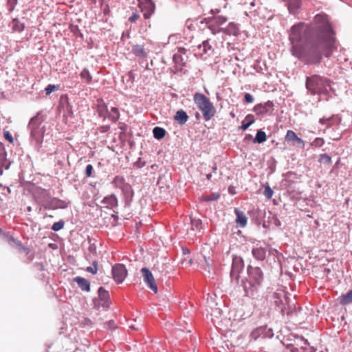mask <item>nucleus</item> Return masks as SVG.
I'll use <instances>...</instances> for the list:
<instances>
[{"mask_svg":"<svg viewBox=\"0 0 352 352\" xmlns=\"http://www.w3.org/2000/svg\"><path fill=\"white\" fill-rule=\"evenodd\" d=\"M315 21H322V23L314 28L299 22L292 25L288 33L291 54L306 65L320 64L322 56L329 57L337 48L329 22L319 14L315 16Z\"/></svg>","mask_w":352,"mask_h":352,"instance_id":"f257e3e1","label":"nucleus"},{"mask_svg":"<svg viewBox=\"0 0 352 352\" xmlns=\"http://www.w3.org/2000/svg\"><path fill=\"white\" fill-rule=\"evenodd\" d=\"M193 100L198 109L201 111L206 121L210 120L216 113V109L210 99L204 94L196 93Z\"/></svg>","mask_w":352,"mask_h":352,"instance_id":"f03ea898","label":"nucleus"},{"mask_svg":"<svg viewBox=\"0 0 352 352\" xmlns=\"http://www.w3.org/2000/svg\"><path fill=\"white\" fill-rule=\"evenodd\" d=\"M248 271L250 287L246 289V293L248 296L254 298L257 293L258 287L261 286L263 280V272L258 267H250Z\"/></svg>","mask_w":352,"mask_h":352,"instance_id":"7ed1b4c3","label":"nucleus"},{"mask_svg":"<svg viewBox=\"0 0 352 352\" xmlns=\"http://www.w3.org/2000/svg\"><path fill=\"white\" fill-rule=\"evenodd\" d=\"M327 86H329L328 80L319 75H313L306 78V87L313 95L324 92Z\"/></svg>","mask_w":352,"mask_h":352,"instance_id":"20e7f679","label":"nucleus"},{"mask_svg":"<svg viewBox=\"0 0 352 352\" xmlns=\"http://www.w3.org/2000/svg\"><path fill=\"white\" fill-rule=\"evenodd\" d=\"M228 21L226 16L221 15L213 16L208 19V27L213 34L223 32L225 29L221 28Z\"/></svg>","mask_w":352,"mask_h":352,"instance_id":"39448f33","label":"nucleus"},{"mask_svg":"<svg viewBox=\"0 0 352 352\" xmlns=\"http://www.w3.org/2000/svg\"><path fill=\"white\" fill-rule=\"evenodd\" d=\"M138 6L145 19H148L154 14L155 5L152 0H138Z\"/></svg>","mask_w":352,"mask_h":352,"instance_id":"423d86ee","label":"nucleus"},{"mask_svg":"<svg viewBox=\"0 0 352 352\" xmlns=\"http://www.w3.org/2000/svg\"><path fill=\"white\" fill-rule=\"evenodd\" d=\"M42 123L41 118L38 116L32 118L28 124L31 132V136L36 139V142H40L43 132L40 129V125Z\"/></svg>","mask_w":352,"mask_h":352,"instance_id":"0eeeda50","label":"nucleus"},{"mask_svg":"<svg viewBox=\"0 0 352 352\" xmlns=\"http://www.w3.org/2000/svg\"><path fill=\"white\" fill-rule=\"evenodd\" d=\"M112 275L113 280L120 284L124 280L127 275V270L123 264L118 263L112 267Z\"/></svg>","mask_w":352,"mask_h":352,"instance_id":"6e6552de","label":"nucleus"},{"mask_svg":"<svg viewBox=\"0 0 352 352\" xmlns=\"http://www.w3.org/2000/svg\"><path fill=\"white\" fill-rule=\"evenodd\" d=\"M141 272L143 280L146 285L153 291L154 293H157V286L151 272L147 267H143L141 270Z\"/></svg>","mask_w":352,"mask_h":352,"instance_id":"1a4fd4ad","label":"nucleus"},{"mask_svg":"<svg viewBox=\"0 0 352 352\" xmlns=\"http://www.w3.org/2000/svg\"><path fill=\"white\" fill-rule=\"evenodd\" d=\"M274 111V103L268 100L264 104H258L254 107V111L258 116L271 115Z\"/></svg>","mask_w":352,"mask_h":352,"instance_id":"9d476101","label":"nucleus"},{"mask_svg":"<svg viewBox=\"0 0 352 352\" xmlns=\"http://www.w3.org/2000/svg\"><path fill=\"white\" fill-rule=\"evenodd\" d=\"M285 1L289 14L296 15L300 12L302 0H285Z\"/></svg>","mask_w":352,"mask_h":352,"instance_id":"9b49d317","label":"nucleus"},{"mask_svg":"<svg viewBox=\"0 0 352 352\" xmlns=\"http://www.w3.org/2000/svg\"><path fill=\"white\" fill-rule=\"evenodd\" d=\"M285 140L287 142H292L294 145L296 144L297 145H302V146H304L303 140L298 138L292 130H288L287 131Z\"/></svg>","mask_w":352,"mask_h":352,"instance_id":"f8f14e48","label":"nucleus"},{"mask_svg":"<svg viewBox=\"0 0 352 352\" xmlns=\"http://www.w3.org/2000/svg\"><path fill=\"white\" fill-rule=\"evenodd\" d=\"M67 207V204L63 200L57 198L52 199L47 206H45L47 209H57V208H65Z\"/></svg>","mask_w":352,"mask_h":352,"instance_id":"ddd939ff","label":"nucleus"},{"mask_svg":"<svg viewBox=\"0 0 352 352\" xmlns=\"http://www.w3.org/2000/svg\"><path fill=\"white\" fill-rule=\"evenodd\" d=\"M273 298L274 300V304L276 306H277L282 311H283V299H286L285 294L283 292H275L273 295Z\"/></svg>","mask_w":352,"mask_h":352,"instance_id":"4468645a","label":"nucleus"},{"mask_svg":"<svg viewBox=\"0 0 352 352\" xmlns=\"http://www.w3.org/2000/svg\"><path fill=\"white\" fill-rule=\"evenodd\" d=\"M132 53L141 58H146L147 57V52L142 45L137 44L133 45L132 47Z\"/></svg>","mask_w":352,"mask_h":352,"instance_id":"2eb2a0df","label":"nucleus"},{"mask_svg":"<svg viewBox=\"0 0 352 352\" xmlns=\"http://www.w3.org/2000/svg\"><path fill=\"white\" fill-rule=\"evenodd\" d=\"M74 281L76 282L78 287L83 291L89 292L90 290V283L87 279L77 276L74 278Z\"/></svg>","mask_w":352,"mask_h":352,"instance_id":"dca6fc26","label":"nucleus"},{"mask_svg":"<svg viewBox=\"0 0 352 352\" xmlns=\"http://www.w3.org/2000/svg\"><path fill=\"white\" fill-rule=\"evenodd\" d=\"M98 296L100 300L103 301L102 306L109 307V294L102 287L98 289Z\"/></svg>","mask_w":352,"mask_h":352,"instance_id":"f3484780","label":"nucleus"},{"mask_svg":"<svg viewBox=\"0 0 352 352\" xmlns=\"http://www.w3.org/2000/svg\"><path fill=\"white\" fill-rule=\"evenodd\" d=\"M174 119L180 124H185L188 120V116L187 113L182 109L177 111L174 116Z\"/></svg>","mask_w":352,"mask_h":352,"instance_id":"a211bd4d","label":"nucleus"},{"mask_svg":"<svg viewBox=\"0 0 352 352\" xmlns=\"http://www.w3.org/2000/svg\"><path fill=\"white\" fill-rule=\"evenodd\" d=\"M339 303L341 305L346 306L352 303V289L346 294L341 295L339 298Z\"/></svg>","mask_w":352,"mask_h":352,"instance_id":"6ab92c4d","label":"nucleus"},{"mask_svg":"<svg viewBox=\"0 0 352 352\" xmlns=\"http://www.w3.org/2000/svg\"><path fill=\"white\" fill-rule=\"evenodd\" d=\"M234 212L236 215V223L239 224L241 227H245L247 224L248 219L244 212L236 208L234 210Z\"/></svg>","mask_w":352,"mask_h":352,"instance_id":"aec40b11","label":"nucleus"},{"mask_svg":"<svg viewBox=\"0 0 352 352\" xmlns=\"http://www.w3.org/2000/svg\"><path fill=\"white\" fill-rule=\"evenodd\" d=\"M6 161V152L4 146L0 142V175L3 173V167L5 166Z\"/></svg>","mask_w":352,"mask_h":352,"instance_id":"412c9836","label":"nucleus"},{"mask_svg":"<svg viewBox=\"0 0 352 352\" xmlns=\"http://www.w3.org/2000/svg\"><path fill=\"white\" fill-rule=\"evenodd\" d=\"M253 256L258 260L263 261L265 258L266 251L263 248H256L252 250Z\"/></svg>","mask_w":352,"mask_h":352,"instance_id":"4be33fe9","label":"nucleus"},{"mask_svg":"<svg viewBox=\"0 0 352 352\" xmlns=\"http://www.w3.org/2000/svg\"><path fill=\"white\" fill-rule=\"evenodd\" d=\"M12 29L18 32H22L25 28L24 23H22L18 19H14L11 23Z\"/></svg>","mask_w":352,"mask_h":352,"instance_id":"5701e85b","label":"nucleus"},{"mask_svg":"<svg viewBox=\"0 0 352 352\" xmlns=\"http://www.w3.org/2000/svg\"><path fill=\"white\" fill-rule=\"evenodd\" d=\"M254 122V116L252 114H248L245 116V120L242 122V124L240 126V129L243 131L246 130Z\"/></svg>","mask_w":352,"mask_h":352,"instance_id":"b1692460","label":"nucleus"},{"mask_svg":"<svg viewBox=\"0 0 352 352\" xmlns=\"http://www.w3.org/2000/svg\"><path fill=\"white\" fill-rule=\"evenodd\" d=\"M153 133L155 138L161 140L165 136L166 131L163 128L156 126L153 129Z\"/></svg>","mask_w":352,"mask_h":352,"instance_id":"393cba45","label":"nucleus"},{"mask_svg":"<svg viewBox=\"0 0 352 352\" xmlns=\"http://www.w3.org/2000/svg\"><path fill=\"white\" fill-rule=\"evenodd\" d=\"M239 28L234 23H230L228 27L223 30L224 33L228 34L236 35L238 34Z\"/></svg>","mask_w":352,"mask_h":352,"instance_id":"a878e982","label":"nucleus"},{"mask_svg":"<svg viewBox=\"0 0 352 352\" xmlns=\"http://www.w3.org/2000/svg\"><path fill=\"white\" fill-rule=\"evenodd\" d=\"M109 118L112 122H116L120 118V113L118 109L116 107H112L111 109V112L109 115Z\"/></svg>","mask_w":352,"mask_h":352,"instance_id":"bb28decb","label":"nucleus"},{"mask_svg":"<svg viewBox=\"0 0 352 352\" xmlns=\"http://www.w3.org/2000/svg\"><path fill=\"white\" fill-rule=\"evenodd\" d=\"M80 78L85 80L87 83H90L92 80V76L86 68L83 69L80 72Z\"/></svg>","mask_w":352,"mask_h":352,"instance_id":"cd10ccee","label":"nucleus"},{"mask_svg":"<svg viewBox=\"0 0 352 352\" xmlns=\"http://www.w3.org/2000/svg\"><path fill=\"white\" fill-rule=\"evenodd\" d=\"M266 140V134L264 131L261 130L258 131L256 135L255 138L254 139V142L263 143Z\"/></svg>","mask_w":352,"mask_h":352,"instance_id":"c85d7f7f","label":"nucleus"},{"mask_svg":"<svg viewBox=\"0 0 352 352\" xmlns=\"http://www.w3.org/2000/svg\"><path fill=\"white\" fill-rule=\"evenodd\" d=\"M319 162L320 164H324L330 166L331 164V157L326 153L322 154L320 156Z\"/></svg>","mask_w":352,"mask_h":352,"instance_id":"c756f323","label":"nucleus"},{"mask_svg":"<svg viewBox=\"0 0 352 352\" xmlns=\"http://www.w3.org/2000/svg\"><path fill=\"white\" fill-rule=\"evenodd\" d=\"M219 197H220L219 193L215 192V193H212L209 195L202 197V199L206 201H214V200L218 199L219 198Z\"/></svg>","mask_w":352,"mask_h":352,"instance_id":"7c9ffc66","label":"nucleus"},{"mask_svg":"<svg viewBox=\"0 0 352 352\" xmlns=\"http://www.w3.org/2000/svg\"><path fill=\"white\" fill-rule=\"evenodd\" d=\"M133 12L132 15L129 17V21L131 23H135L140 17L139 13L135 8H133Z\"/></svg>","mask_w":352,"mask_h":352,"instance_id":"2f4dec72","label":"nucleus"},{"mask_svg":"<svg viewBox=\"0 0 352 352\" xmlns=\"http://www.w3.org/2000/svg\"><path fill=\"white\" fill-rule=\"evenodd\" d=\"M86 270L88 272H90L93 274H96L98 272V261H93V266H89V267H87Z\"/></svg>","mask_w":352,"mask_h":352,"instance_id":"473e14b6","label":"nucleus"},{"mask_svg":"<svg viewBox=\"0 0 352 352\" xmlns=\"http://www.w3.org/2000/svg\"><path fill=\"white\" fill-rule=\"evenodd\" d=\"M200 47H203V52L206 54L208 53L209 51L212 50V46L209 43V40H206V41H203L202 43V45H200L199 46Z\"/></svg>","mask_w":352,"mask_h":352,"instance_id":"72a5a7b5","label":"nucleus"},{"mask_svg":"<svg viewBox=\"0 0 352 352\" xmlns=\"http://www.w3.org/2000/svg\"><path fill=\"white\" fill-rule=\"evenodd\" d=\"M332 118H333V117H329V118L323 117L320 119V123H321L322 124H325L327 126V127H329L332 125V123H331Z\"/></svg>","mask_w":352,"mask_h":352,"instance_id":"f704fd0d","label":"nucleus"},{"mask_svg":"<svg viewBox=\"0 0 352 352\" xmlns=\"http://www.w3.org/2000/svg\"><path fill=\"white\" fill-rule=\"evenodd\" d=\"M64 221H59L58 222H56L53 224L52 227V229L54 230V231H58L60 230H61L63 227H64Z\"/></svg>","mask_w":352,"mask_h":352,"instance_id":"c9c22d12","label":"nucleus"},{"mask_svg":"<svg viewBox=\"0 0 352 352\" xmlns=\"http://www.w3.org/2000/svg\"><path fill=\"white\" fill-rule=\"evenodd\" d=\"M124 178L122 176L117 175L114 177L113 183L116 186H120L121 184H124Z\"/></svg>","mask_w":352,"mask_h":352,"instance_id":"e433bc0d","label":"nucleus"},{"mask_svg":"<svg viewBox=\"0 0 352 352\" xmlns=\"http://www.w3.org/2000/svg\"><path fill=\"white\" fill-rule=\"evenodd\" d=\"M324 144V141L322 138H317L311 143V145L315 147H321Z\"/></svg>","mask_w":352,"mask_h":352,"instance_id":"4c0bfd02","label":"nucleus"},{"mask_svg":"<svg viewBox=\"0 0 352 352\" xmlns=\"http://www.w3.org/2000/svg\"><path fill=\"white\" fill-rule=\"evenodd\" d=\"M273 193H274L273 190H272V188L269 186H265V190L263 192V195L267 199H271L272 195H273Z\"/></svg>","mask_w":352,"mask_h":352,"instance_id":"58836bf2","label":"nucleus"},{"mask_svg":"<svg viewBox=\"0 0 352 352\" xmlns=\"http://www.w3.org/2000/svg\"><path fill=\"white\" fill-rule=\"evenodd\" d=\"M94 170L93 166L91 164H88L86 166L85 169V175L87 177H91L92 176V173Z\"/></svg>","mask_w":352,"mask_h":352,"instance_id":"ea45409f","label":"nucleus"},{"mask_svg":"<svg viewBox=\"0 0 352 352\" xmlns=\"http://www.w3.org/2000/svg\"><path fill=\"white\" fill-rule=\"evenodd\" d=\"M3 135L6 140H7L9 142L12 143L14 142V139L8 131H4Z\"/></svg>","mask_w":352,"mask_h":352,"instance_id":"a19ab883","label":"nucleus"},{"mask_svg":"<svg viewBox=\"0 0 352 352\" xmlns=\"http://www.w3.org/2000/svg\"><path fill=\"white\" fill-rule=\"evenodd\" d=\"M56 89V87L54 85H48L45 89L47 95L50 94L52 91Z\"/></svg>","mask_w":352,"mask_h":352,"instance_id":"79ce46f5","label":"nucleus"},{"mask_svg":"<svg viewBox=\"0 0 352 352\" xmlns=\"http://www.w3.org/2000/svg\"><path fill=\"white\" fill-rule=\"evenodd\" d=\"M244 99H245V101L248 103L252 102L254 100L252 96L248 93L245 94Z\"/></svg>","mask_w":352,"mask_h":352,"instance_id":"37998d69","label":"nucleus"},{"mask_svg":"<svg viewBox=\"0 0 352 352\" xmlns=\"http://www.w3.org/2000/svg\"><path fill=\"white\" fill-rule=\"evenodd\" d=\"M107 324H108L109 329H116V324L113 320H110L107 323Z\"/></svg>","mask_w":352,"mask_h":352,"instance_id":"c03bdc74","label":"nucleus"},{"mask_svg":"<svg viewBox=\"0 0 352 352\" xmlns=\"http://www.w3.org/2000/svg\"><path fill=\"white\" fill-rule=\"evenodd\" d=\"M305 348L304 346H301V348L300 349H298L297 347H293L292 349H291V351L292 352H302L301 351Z\"/></svg>","mask_w":352,"mask_h":352,"instance_id":"a18cd8bd","label":"nucleus"},{"mask_svg":"<svg viewBox=\"0 0 352 352\" xmlns=\"http://www.w3.org/2000/svg\"><path fill=\"white\" fill-rule=\"evenodd\" d=\"M6 238L9 243H11V242L15 243V240L12 236H7Z\"/></svg>","mask_w":352,"mask_h":352,"instance_id":"49530a36","label":"nucleus"},{"mask_svg":"<svg viewBox=\"0 0 352 352\" xmlns=\"http://www.w3.org/2000/svg\"><path fill=\"white\" fill-rule=\"evenodd\" d=\"M192 225L195 226L198 228V226L200 224V222L199 220H197V221L195 220L194 221H192Z\"/></svg>","mask_w":352,"mask_h":352,"instance_id":"de8ad7c7","label":"nucleus"},{"mask_svg":"<svg viewBox=\"0 0 352 352\" xmlns=\"http://www.w3.org/2000/svg\"><path fill=\"white\" fill-rule=\"evenodd\" d=\"M219 10L215 9V10H211V13L214 14V16H217L216 14L219 13Z\"/></svg>","mask_w":352,"mask_h":352,"instance_id":"09e8293b","label":"nucleus"},{"mask_svg":"<svg viewBox=\"0 0 352 352\" xmlns=\"http://www.w3.org/2000/svg\"><path fill=\"white\" fill-rule=\"evenodd\" d=\"M204 261H205L206 264L208 266H210L211 265L210 261H209V258H207L206 256H204Z\"/></svg>","mask_w":352,"mask_h":352,"instance_id":"8fccbe9b","label":"nucleus"},{"mask_svg":"<svg viewBox=\"0 0 352 352\" xmlns=\"http://www.w3.org/2000/svg\"><path fill=\"white\" fill-rule=\"evenodd\" d=\"M206 177L208 179H210L211 177H212V175L211 173H208V174H206Z\"/></svg>","mask_w":352,"mask_h":352,"instance_id":"3c124183","label":"nucleus"},{"mask_svg":"<svg viewBox=\"0 0 352 352\" xmlns=\"http://www.w3.org/2000/svg\"><path fill=\"white\" fill-rule=\"evenodd\" d=\"M301 341L303 342L304 345H307L308 344L307 340H304L303 339H301Z\"/></svg>","mask_w":352,"mask_h":352,"instance_id":"603ef678","label":"nucleus"},{"mask_svg":"<svg viewBox=\"0 0 352 352\" xmlns=\"http://www.w3.org/2000/svg\"><path fill=\"white\" fill-rule=\"evenodd\" d=\"M179 52H185V49L184 48L179 49Z\"/></svg>","mask_w":352,"mask_h":352,"instance_id":"864d4df0","label":"nucleus"},{"mask_svg":"<svg viewBox=\"0 0 352 352\" xmlns=\"http://www.w3.org/2000/svg\"><path fill=\"white\" fill-rule=\"evenodd\" d=\"M99 115H100V116L102 115V110H100V111H99Z\"/></svg>","mask_w":352,"mask_h":352,"instance_id":"5fc2aeb1","label":"nucleus"},{"mask_svg":"<svg viewBox=\"0 0 352 352\" xmlns=\"http://www.w3.org/2000/svg\"><path fill=\"white\" fill-rule=\"evenodd\" d=\"M229 192H230V193H233V190H231V188H229Z\"/></svg>","mask_w":352,"mask_h":352,"instance_id":"6e6d98bb","label":"nucleus"},{"mask_svg":"<svg viewBox=\"0 0 352 352\" xmlns=\"http://www.w3.org/2000/svg\"><path fill=\"white\" fill-rule=\"evenodd\" d=\"M229 192H230V193H233V190H231V188H229Z\"/></svg>","mask_w":352,"mask_h":352,"instance_id":"4d7b16f0","label":"nucleus"},{"mask_svg":"<svg viewBox=\"0 0 352 352\" xmlns=\"http://www.w3.org/2000/svg\"><path fill=\"white\" fill-rule=\"evenodd\" d=\"M111 199L112 200H113V201H116V197H111Z\"/></svg>","mask_w":352,"mask_h":352,"instance_id":"13d9d810","label":"nucleus"},{"mask_svg":"<svg viewBox=\"0 0 352 352\" xmlns=\"http://www.w3.org/2000/svg\"><path fill=\"white\" fill-rule=\"evenodd\" d=\"M213 170H214V171H216V170H217V167H216V166H214V167H213Z\"/></svg>","mask_w":352,"mask_h":352,"instance_id":"bf43d9fd","label":"nucleus"},{"mask_svg":"<svg viewBox=\"0 0 352 352\" xmlns=\"http://www.w3.org/2000/svg\"><path fill=\"white\" fill-rule=\"evenodd\" d=\"M28 211H31V207L28 208Z\"/></svg>","mask_w":352,"mask_h":352,"instance_id":"052dcab7","label":"nucleus"},{"mask_svg":"<svg viewBox=\"0 0 352 352\" xmlns=\"http://www.w3.org/2000/svg\"><path fill=\"white\" fill-rule=\"evenodd\" d=\"M130 327H131V328H132V329H136L135 328V327H133V326H131Z\"/></svg>","mask_w":352,"mask_h":352,"instance_id":"680f3d73","label":"nucleus"},{"mask_svg":"<svg viewBox=\"0 0 352 352\" xmlns=\"http://www.w3.org/2000/svg\"><path fill=\"white\" fill-rule=\"evenodd\" d=\"M177 58V55H175L174 56V59H176Z\"/></svg>","mask_w":352,"mask_h":352,"instance_id":"e2e57ef3","label":"nucleus"},{"mask_svg":"<svg viewBox=\"0 0 352 352\" xmlns=\"http://www.w3.org/2000/svg\"><path fill=\"white\" fill-rule=\"evenodd\" d=\"M2 232H3V231H2V230L0 228V234H1V233H2Z\"/></svg>","mask_w":352,"mask_h":352,"instance_id":"0e129e2a","label":"nucleus"},{"mask_svg":"<svg viewBox=\"0 0 352 352\" xmlns=\"http://www.w3.org/2000/svg\"><path fill=\"white\" fill-rule=\"evenodd\" d=\"M6 169H8V165H6Z\"/></svg>","mask_w":352,"mask_h":352,"instance_id":"69168bd1","label":"nucleus"}]
</instances>
